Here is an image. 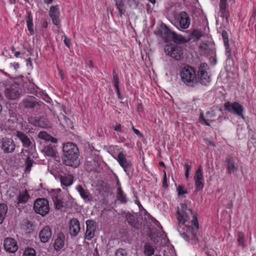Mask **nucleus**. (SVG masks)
Masks as SVG:
<instances>
[{"instance_id":"nucleus-1","label":"nucleus","mask_w":256,"mask_h":256,"mask_svg":"<svg viewBox=\"0 0 256 256\" xmlns=\"http://www.w3.org/2000/svg\"><path fill=\"white\" fill-rule=\"evenodd\" d=\"M178 230L186 240H195L199 228L196 214L188 208L185 204H180L177 209Z\"/></svg>"},{"instance_id":"nucleus-2","label":"nucleus","mask_w":256,"mask_h":256,"mask_svg":"<svg viewBox=\"0 0 256 256\" xmlns=\"http://www.w3.org/2000/svg\"><path fill=\"white\" fill-rule=\"evenodd\" d=\"M64 161L66 165L76 166L79 164L78 150L72 142H68L62 148Z\"/></svg>"},{"instance_id":"nucleus-3","label":"nucleus","mask_w":256,"mask_h":256,"mask_svg":"<svg viewBox=\"0 0 256 256\" xmlns=\"http://www.w3.org/2000/svg\"><path fill=\"white\" fill-rule=\"evenodd\" d=\"M181 81L188 86H194L198 82L196 72L191 66H185L180 71Z\"/></svg>"},{"instance_id":"nucleus-4","label":"nucleus","mask_w":256,"mask_h":256,"mask_svg":"<svg viewBox=\"0 0 256 256\" xmlns=\"http://www.w3.org/2000/svg\"><path fill=\"white\" fill-rule=\"evenodd\" d=\"M114 158L122 167L126 174L130 176L134 168L132 162L128 156H126V153L123 151L120 152Z\"/></svg>"},{"instance_id":"nucleus-5","label":"nucleus","mask_w":256,"mask_h":256,"mask_svg":"<svg viewBox=\"0 0 256 256\" xmlns=\"http://www.w3.org/2000/svg\"><path fill=\"white\" fill-rule=\"evenodd\" d=\"M220 111L216 108H212L206 112V116L201 113L200 116V122L202 124L210 126L211 123L216 120L218 113Z\"/></svg>"},{"instance_id":"nucleus-6","label":"nucleus","mask_w":256,"mask_h":256,"mask_svg":"<svg viewBox=\"0 0 256 256\" xmlns=\"http://www.w3.org/2000/svg\"><path fill=\"white\" fill-rule=\"evenodd\" d=\"M164 52L167 55L176 60H180L182 56V50L180 46L174 44H167L164 47Z\"/></svg>"},{"instance_id":"nucleus-7","label":"nucleus","mask_w":256,"mask_h":256,"mask_svg":"<svg viewBox=\"0 0 256 256\" xmlns=\"http://www.w3.org/2000/svg\"><path fill=\"white\" fill-rule=\"evenodd\" d=\"M175 23L182 29L188 28L190 24V20L188 15L185 12L176 14L174 16Z\"/></svg>"},{"instance_id":"nucleus-8","label":"nucleus","mask_w":256,"mask_h":256,"mask_svg":"<svg viewBox=\"0 0 256 256\" xmlns=\"http://www.w3.org/2000/svg\"><path fill=\"white\" fill-rule=\"evenodd\" d=\"M34 208L36 213L44 216L50 210L48 202L44 198H38L34 202Z\"/></svg>"},{"instance_id":"nucleus-9","label":"nucleus","mask_w":256,"mask_h":256,"mask_svg":"<svg viewBox=\"0 0 256 256\" xmlns=\"http://www.w3.org/2000/svg\"><path fill=\"white\" fill-rule=\"evenodd\" d=\"M225 110L230 112H232L238 116L244 119V117L242 114L243 108L242 105L237 102L230 103V102H226L224 104Z\"/></svg>"},{"instance_id":"nucleus-10","label":"nucleus","mask_w":256,"mask_h":256,"mask_svg":"<svg viewBox=\"0 0 256 256\" xmlns=\"http://www.w3.org/2000/svg\"><path fill=\"white\" fill-rule=\"evenodd\" d=\"M225 110L230 112H232L238 116L244 119V117L242 114L243 108L242 105L237 102L230 103V102H226L224 104Z\"/></svg>"},{"instance_id":"nucleus-11","label":"nucleus","mask_w":256,"mask_h":256,"mask_svg":"<svg viewBox=\"0 0 256 256\" xmlns=\"http://www.w3.org/2000/svg\"><path fill=\"white\" fill-rule=\"evenodd\" d=\"M49 16L53 24L59 28L60 27V12L58 6H52L50 8Z\"/></svg>"},{"instance_id":"nucleus-12","label":"nucleus","mask_w":256,"mask_h":256,"mask_svg":"<svg viewBox=\"0 0 256 256\" xmlns=\"http://www.w3.org/2000/svg\"><path fill=\"white\" fill-rule=\"evenodd\" d=\"M5 94L9 99L15 100L20 96L18 86L14 84L6 88L5 90Z\"/></svg>"},{"instance_id":"nucleus-13","label":"nucleus","mask_w":256,"mask_h":256,"mask_svg":"<svg viewBox=\"0 0 256 256\" xmlns=\"http://www.w3.org/2000/svg\"><path fill=\"white\" fill-rule=\"evenodd\" d=\"M86 238L90 240L94 236V233L96 230V223L92 220L86 221Z\"/></svg>"},{"instance_id":"nucleus-14","label":"nucleus","mask_w":256,"mask_h":256,"mask_svg":"<svg viewBox=\"0 0 256 256\" xmlns=\"http://www.w3.org/2000/svg\"><path fill=\"white\" fill-rule=\"evenodd\" d=\"M68 224L70 234L72 236H76L80 230L79 221L76 218H73L70 220Z\"/></svg>"},{"instance_id":"nucleus-15","label":"nucleus","mask_w":256,"mask_h":256,"mask_svg":"<svg viewBox=\"0 0 256 256\" xmlns=\"http://www.w3.org/2000/svg\"><path fill=\"white\" fill-rule=\"evenodd\" d=\"M16 148V145L12 140L10 138H3L2 142V148L4 153L12 152Z\"/></svg>"},{"instance_id":"nucleus-16","label":"nucleus","mask_w":256,"mask_h":256,"mask_svg":"<svg viewBox=\"0 0 256 256\" xmlns=\"http://www.w3.org/2000/svg\"><path fill=\"white\" fill-rule=\"evenodd\" d=\"M86 166L88 171L94 170L98 166V158L95 155L87 157L86 160Z\"/></svg>"},{"instance_id":"nucleus-17","label":"nucleus","mask_w":256,"mask_h":256,"mask_svg":"<svg viewBox=\"0 0 256 256\" xmlns=\"http://www.w3.org/2000/svg\"><path fill=\"white\" fill-rule=\"evenodd\" d=\"M76 188L85 202H90L92 200V196L89 190L82 187V185L77 186Z\"/></svg>"},{"instance_id":"nucleus-18","label":"nucleus","mask_w":256,"mask_h":256,"mask_svg":"<svg viewBox=\"0 0 256 256\" xmlns=\"http://www.w3.org/2000/svg\"><path fill=\"white\" fill-rule=\"evenodd\" d=\"M4 246L6 251L10 253H14L18 249L16 242L12 238H6L4 243Z\"/></svg>"},{"instance_id":"nucleus-19","label":"nucleus","mask_w":256,"mask_h":256,"mask_svg":"<svg viewBox=\"0 0 256 256\" xmlns=\"http://www.w3.org/2000/svg\"><path fill=\"white\" fill-rule=\"evenodd\" d=\"M65 236L62 232L58 234L56 238L54 240V247L56 251H59L64 246Z\"/></svg>"},{"instance_id":"nucleus-20","label":"nucleus","mask_w":256,"mask_h":256,"mask_svg":"<svg viewBox=\"0 0 256 256\" xmlns=\"http://www.w3.org/2000/svg\"><path fill=\"white\" fill-rule=\"evenodd\" d=\"M39 237L42 242L45 243L48 241L52 237V232L49 226H44L40 231Z\"/></svg>"},{"instance_id":"nucleus-21","label":"nucleus","mask_w":256,"mask_h":256,"mask_svg":"<svg viewBox=\"0 0 256 256\" xmlns=\"http://www.w3.org/2000/svg\"><path fill=\"white\" fill-rule=\"evenodd\" d=\"M228 2L234 3V0H220V12L222 16L225 18L226 20H228L229 17L228 12L226 10Z\"/></svg>"},{"instance_id":"nucleus-22","label":"nucleus","mask_w":256,"mask_h":256,"mask_svg":"<svg viewBox=\"0 0 256 256\" xmlns=\"http://www.w3.org/2000/svg\"><path fill=\"white\" fill-rule=\"evenodd\" d=\"M56 192L54 194L52 195V198L53 199V202L56 206V208L58 210H61L64 206V202L62 200L61 196L58 194L60 192V189L58 188L56 190Z\"/></svg>"},{"instance_id":"nucleus-23","label":"nucleus","mask_w":256,"mask_h":256,"mask_svg":"<svg viewBox=\"0 0 256 256\" xmlns=\"http://www.w3.org/2000/svg\"><path fill=\"white\" fill-rule=\"evenodd\" d=\"M60 182L62 188L70 186L73 184L74 177L69 174H64L60 176Z\"/></svg>"},{"instance_id":"nucleus-24","label":"nucleus","mask_w":256,"mask_h":256,"mask_svg":"<svg viewBox=\"0 0 256 256\" xmlns=\"http://www.w3.org/2000/svg\"><path fill=\"white\" fill-rule=\"evenodd\" d=\"M226 173L228 174H234L237 170L235 162L232 157L228 156L226 158Z\"/></svg>"},{"instance_id":"nucleus-25","label":"nucleus","mask_w":256,"mask_h":256,"mask_svg":"<svg viewBox=\"0 0 256 256\" xmlns=\"http://www.w3.org/2000/svg\"><path fill=\"white\" fill-rule=\"evenodd\" d=\"M21 104L26 108H38L40 107V104L35 102L31 97H28L24 100Z\"/></svg>"},{"instance_id":"nucleus-26","label":"nucleus","mask_w":256,"mask_h":256,"mask_svg":"<svg viewBox=\"0 0 256 256\" xmlns=\"http://www.w3.org/2000/svg\"><path fill=\"white\" fill-rule=\"evenodd\" d=\"M16 136L22 142L24 147L28 148L30 146L31 142L26 134L21 132L17 131Z\"/></svg>"},{"instance_id":"nucleus-27","label":"nucleus","mask_w":256,"mask_h":256,"mask_svg":"<svg viewBox=\"0 0 256 256\" xmlns=\"http://www.w3.org/2000/svg\"><path fill=\"white\" fill-rule=\"evenodd\" d=\"M8 116V120L10 122H12V123L22 124L23 121L22 116L12 110L9 111Z\"/></svg>"},{"instance_id":"nucleus-28","label":"nucleus","mask_w":256,"mask_h":256,"mask_svg":"<svg viewBox=\"0 0 256 256\" xmlns=\"http://www.w3.org/2000/svg\"><path fill=\"white\" fill-rule=\"evenodd\" d=\"M30 196L26 190L20 192L17 196V204H25L30 198Z\"/></svg>"},{"instance_id":"nucleus-29","label":"nucleus","mask_w":256,"mask_h":256,"mask_svg":"<svg viewBox=\"0 0 256 256\" xmlns=\"http://www.w3.org/2000/svg\"><path fill=\"white\" fill-rule=\"evenodd\" d=\"M116 199L121 204H126L128 201L126 195L122 190L120 186H118L116 190Z\"/></svg>"},{"instance_id":"nucleus-30","label":"nucleus","mask_w":256,"mask_h":256,"mask_svg":"<svg viewBox=\"0 0 256 256\" xmlns=\"http://www.w3.org/2000/svg\"><path fill=\"white\" fill-rule=\"evenodd\" d=\"M38 136L40 138L44 140L46 142L50 141L52 143H56L57 142L56 138H54L45 132H40L38 133Z\"/></svg>"},{"instance_id":"nucleus-31","label":"nucleus","mask_w":256,"mask_h":256,"mask_svg":"<svg viewBox=\"0 0 256 256\" xmlns=\"http://www.w3.org/2000/svg\"><path fill=\"white\" fill-rule=\"evenodd\" d=\"M174 32H172L167 27L162 28L160 30L161 36L166 42L168 41L170 38L172 36V34Z\"/></svg>"},{"instance_id":"nucleus-32","label":"nucleus","mask_w":256,"mask_h":256,"mask_svg":"<svg viewBox=\"0 0 256 256\" xmlns=\"http://www.w3.org/2000/svg\"><path fill=\"white\" fill-rule=\"evenodd\" d=\"M172 38L175 43L182 44L186 42V40L182 35L178 34L175 32H172Z\"/></svg>"},{"instance_id":"nucleus-33","label":"nucleus","mask_w":256,"mask_h":256,"mask_svg":"<svg viewBox=\"0 0 256 256\" xmlns=\"http://www.w3.org/2000/svg\"><path fill=\"white\" fill-rule=\"evenodd\" d=\"M198 76L200 78V82L202 84H206L210 81V78L208 75V73L204 74L202 75H198Z\"/></svg>"},{"instance_id":"nucleus-34","label":"nucleus","mask_w":256,"mask_h":256,"mask_svg":"<svg viewBox=\"0 0 256 256\" xmlns=\"http://www.w3.org/2000/svg\"><path fill=\"white\" fill-rule=\"evenodd\" d=\"M209 67L206 63H202L200 64L198 71V75H202L204 74H208Z\"/></svg>"},{"instance_id":"nucleus-35","label":"nucleus","mask_w":256,"mask_h":256,"mask_svg":"<svg viewBox=\"0 0 256 256\" xmlns=\"http://www.w3.org/2000/svg\"><path fill=\"white\" fill-rule=\"evenodd\" d=\"M194 180V181L204 180V177L202 174V168L201 166H199L198 168L195 172Z\"/></svg>"},{"instance_id":"nucleus-36","label":"nucleus","mask_w":256,"mask_h":256,"mask_svg":"<svg viewBox=\"0 0 256 256\" xmlns=\"http://www.w3.org/2000/svg\"><path fill=\"white\" fill-rule=\"evenodd\" d=\"M154 248L152 246L148 244H146L144 246V253L146 256H150L154 254Z\"/></svg>"},{"instance_id":"nucleus-37","label":"nucleus","mask_w":256,"mask_h":256,"mask_svg":"<svg viewBox=\"0 0 256 256\" xmlns=\"http://www.w3.org/2000/svg\"><path fill=\"white\" fill-rule=\"evenodd\" d=\"M44 151L45 154L47 156L54 157L56 156V152L51 146L46 148Z\"/></svg>"},{"instance_id":"nucleus-38","label":"nucleus","mask_w":256,"mask_h":256,"mask_svg":"<svg viewBox=\"0 0 256 256\" xmlns=\"http://www.w3.org/2000/svg\"><path fill=\"white\" fill-rule=\"evenodd\" d=\"M237 242L240 246H241L242 247H244L245 246L244 242V234L242 232H238V233Z\"/></svg>"},{"instance_id":"nucleus-39","label":"nucleus","mask_w":256,"mask_h":256,"mask_svg":"<svg viewBox=\"0 0 256 256\" xmlns=\"http://www.w3.org/2000/svg\"><path fill=\"white\" fill-rule=\"evenodd\" d=\"M116 2V6L118 10V12L120 16L123 14V5L124 2L122 0H114Z\"/></svg>"},{"instance_id":"nucleus-40","label":"nucleus","mask_w":256,"mask_h":256,"mask_svg":"<svg viewBox=\"0 0 256 256\" xmlns=\"http://www.w3.org/2000/svg\"><path fill=\"white\" fill-rule=\"evenodd\" d=\"M202 36L200 30H195L191 34V36L194 38L196 40H198Z\"/></svg>"},{"instance_id":"nucleus-41","label":"nucleus","mask_w":256,"mask_h":256,"mask_svg":"<svg viewBox=\"0 0 256 256\" xmlns=\"http://www.w3.org/2000/svg\"><path fill=\"white\" fill-rule=\"evenodd\" d=\"M204 180H196L195 182L196 192H198L202 190L204 186Z\"/></svg>"},{"instance_id":"nucleus-42","label":"nucleus","mask_w":256,"mask_h":256,"mask_svg":"<svg viewBox=\"0 0 256 256\" xmlns=\"http://www.w3.org/2000/svg\"><path fill=\"white\" fill-rule=\"evenodd\" d=\"M222 36L224 38V44L226 48V53H228V55L230 54V52L228 50V34L227 32L225 30H223L222 32Z\"/></svg>"},{"instance_id":"nucleus-43","label":"nucleus","mask_w":256,"mask_h":256,"mask_svg":"<svg viewBox=\"0 0 256 256\" xmlns=\"http://www.w3.org/2000/svg\"><path fill=\"white\" fill-rule=\"evenodd\" d=\"M24 256H36V251L34 248H26L24 252Z\"/></svg>"},{"instance_id":"nucleus-44","label":"nucleus","mask_w":256,"mask_h":256,"mask_svg":"<svg viewBox=\"0 0 256 256\" xmlns=\"http://www.w3.org/2000/svg\"><path fill=\"white\" fill-rule=\"evenodd\" d=\"M113 74V80L114 82V86L116 88H119V80L115 72V70H114L112 72Z\"/></svg>"},{"instance_id":"nucleus-45","label":"nucleus","mask_w":256,"mask_h":256,"mask_svg":"<svg viewBox=\"0 0 256 256\" xmlns=\"http://www.w3.org/2000/svg\"><path fill=\"white\" fill-rule=\"evenodd\" d=\"M8 211V207L6 204H0V214H2L3 216H5L6 212Z\"/></svg>"},{"instance_id":"nucleus-46","label":"nucleus","mask_w":256,"mask_h":256,"mask_svg":"<svg viewBox=\"0 0 256 256\" xmlns=\"http://www.w3.org/2000/svg\"><path fill=\"white\" fill-rule=\"evenodd\" d=\"M115 256H126V252L125 250L119 248L115 252Z\"/></svg>"},{"instance_id":"nucleus-47","label":"nucleus","mask_w":256,"mask_h":256,"mask_svg":"<svg viewBox=\"0 0 256 256\" xmlns=\"http://www.w3.org/2000/svg\"><path fill=\"white\" fill-rule=\"evenodd\" d=\"M26 164V170H30L32 165V161L27 158L25 162Z\"/></svg>"},{"instance_id":"nucleus-48","label":"nucleus","mask_w":256,"mask_h":256,"mask_svg":"<svg viewBox=\"0 0 256 256\" xmlns=\"http://www.w3.org/2000/svg\"><path fill=\"white\" fill-rule=\"evenodd\" d=\"M30 122L36 126H44V125H42L41 124V121L40 120H34L32 118H31L30 120Z\"/></svg>"},{"instance_id":"nucleus-49","label":"nucleus","mask_w":256,"mask_h":256,"mask_svg":"<svg viewBox=\"0 0 256 256\" xmlns=\"http://www.w3.org/2000/svg\"><path fill=\"white\" fill-rule=\"evenodd\" d=\"M26 24H33V18L30 12H28V16L26 18Z\"/></svg>"},{"instance_id":"nucleus-50","label":"nucleus","mask_w":256,"mask_h":256,"mask_svg":"<svg viewBox=\"0 0 256 256\" xmlns=\"http://www.w3.org/2000/svg\"><path fill=\"white\" fill-rule=\"evenodd\" d=\"M184 167L186 168L185 176L186 178H188L189 176V172L191 170V166H189L187 164H185Z\"/></svg>"},{"instance_id":"nucleus-51","label":"nucleus","mask_w":256,"mask_h":256,"mask_svg":"<svg viewBox=\"0 0 256 256\" xmlns=\"http://www.w3.org/2000/svg\"><path fill=\"white\" fill-rule=\"evenodd\" d=\"M28 30L29 31L30 34L32 35L34 34V30L33 29L34 24H26Z\"/></svg>"},{"instance_id":"nucleus-52","label":"nucleus","mask_w":256,"mask_h":256,"mask_svg":"<svg viewBox=\"0 0 256 256\" xmlns=\"http://www.w3.org/2000/svg\"><path fill=\"white\" fill-rule=\"evenodd\" d=\"M178 195H182L186 193V192L183 189V187L179 186L177 188Z\"/></svg>"},{"instance_id":"nucleus-53","label":"nucleus","mask_w":256,"mask_h":256,"mask_svg":"<svg viewBox=\"0 0 256 256\" xmlns=\"http://www.w3.org/2000/svg\"><path fill=\"white\" fill-rule=\"evenodd\" d=\"M162 184L163 187H164L165 188H166L168 187V184L167 180H166V172L165 171H164V176Z\"/></svg>"},{"instance_id":"nucleus-54","label":"nucleus","mask_w":256,"mask_h":256,"mask_svg":"<svg viewBox=\"0 0 256 256\" xmlns=\"http://www.w3.org/2000/svg\"><path fill=\"white\" fill-rule=\"evenodd\" d=\"M132 128L136 134L140 136H142V133L140 132V131L138 130L135 128L134 127V126L133 125L132 126Z\"/></svg>"},{"instance_id":"nucleus-55","label":"nucleus","mask_w":256,"mask_h":256,"mask_svg":"<svg viewBox=\"0 0 256 256\" xmlns=\"http://www.w3.org/2000/svg\"><path fill=\"white\" fill-rule=\"evenodd\" d=\"M114 130L116 131V132H122V126H121V124H117L116 126H114Z\"/></svg>"},{"instance_id":"nucleus-56","label":"nucleus","mask_w":256,"mask_h":256,"mask_svg":"<svg viewBox=\"0 0 256 256\" xmlns=\"http://www.w3.org/2000/svg\"><path fill=\"white\" fill-rule=\"evenodd\" d=\"M64 42L67 46L70 47V40L66 38H65V39L64 40Z\"/></svg>"},{"instance_id":"nucleus-57","label":"nucleus","mask_w":256,"mask_h":256,"mask_svg":"<svg viewBox=\"0 0 256 256\" xmlns=\"http://www.w3.org/2000/svg\"><path fill=\"white\" fill-rule=\"evenodd\" d=\"M116 93L118 94V98H121V95H120V88H116Z\"/></svg>"},{"instance_id":"nucleus-58","label":"nucleus","mask_w":256,"mask_h":256,"mask_svg":"<svg viewBox=\"0 0 256 256\" xmlns=\"http://www.w3.org/2000/svg\"><path fill=\"white\" fill-rule=\"evenodd\" d=\"M4 218V216H3L2 214H0V224H1Z\"/></svg>"},{"instance_id":"nucleus-59","label":"nucleus","mask_w":256,"mask_h":256,"mask_svg":"<svg viewBox=\"0 0 256 256\" xmlns=\"http://www.w3.org/2000/svg\"><path fill=\"white\" fill-rule=\"evenodd\" d=\"M14 67L15 69H17L19 68V64L17 62H14Z\"/></svg>"},{"instance_id":"nucleus-60","label":"nucleus","mask_w":256,"mask_h":256,"mask_svg":"<svg viewBox=\"0 0 256 256\" xmlns=\"http://www.w3.org/2000/svg\"><path fill=\"white\" fill-rule=\"evenodd\" d=\"M20 52L18 51V52H14V56H16V57H18L20 55Z\"/></svg>"},{"instance_id":"nucleus-61","label":"nucleus","mask_w":256,"mask_h":256,"mask_svg":"<svg viewBox=\"0 0 256 256\" xmlns=\"http://www.w3.org/2000/svg\"><path fill=\"white\" fill-rule=\"evenodd\" d=\"M135 203L138 206H142L139 200H136L135 202Z\"/></svg>"},{"instance_id":"nucleus-62","label":"nucleus","mask_w":256,"mask_h":256,"mask_svg":"<svg viewBox=\"0 0 256 256\" xmlns=\"http://www.w3.org/2000/svg\"><path fill=\"white\" fill-rule=\"evenodd\" d=\"M44 1L45 3L49 4L52 2V0H44Z\"/></svg>"},{"instance_id":"nucleus-63","label":"nucleus","mask_w":256,"mask_h":256,"mask_svg":"<svg viewBox=\"0 0 256 256\" xmlns=\"http://www.w3.org/2000/svg\"><path fill=\"white\" fill-rule=\"evenodd\" d=\"M252 16L253 17H255L256 16V10L255 8L253 10Z\"/></svg>"},{"instance_id":"nucleus-64","label":"nucleus","mask_w":256,"mask_h":256,"mask_svg":"<svg viewBox=\"0 0 256 256\" xmlns=\"http://www.w3.org/2000/svg\"><path fill=\"white\" fill-rule=\"evenodd\" d=\"M149 2L152 3V4H154L156 3V0H148Z\"/></svg>"}]
</instances>
